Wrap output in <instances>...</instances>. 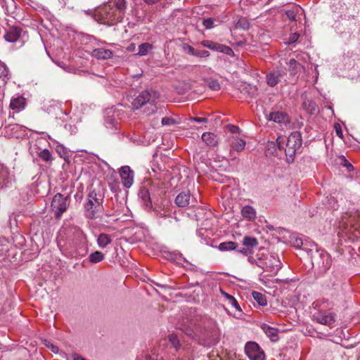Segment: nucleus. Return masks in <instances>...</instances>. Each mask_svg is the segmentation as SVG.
Masks as SVG:
<instances>
[{
    "label": "nucleus",
    "instance_id": "1",
    "mask_svg": "<svg viewBox=\"0 0 360 360\" xmlns=\"http://www.w3.org/2000/svg\"><path fill=\"white\" fill-rule=\"evenodd\" d=\"M333 306V303L326 299L316 300L312 304L315 310L312 319L320 324L330 327L336 320V314L331 311Z\"/></svg>",
    "mask_w": 360,
    "mask_h": 360
},
{
    "label": "nucleus",
    "instance_id": "2",
    "mask_svg": "<svg viewBox=\"0 0 360 360\" xmlns=\"http://www.w3.org/2000/svg\"><path fill=\"white\" fill-rule=\"evenodd\" d=\"M158 98L159 94L157 91L152 89L144 90L133 100L131 105L133 109L138 110L146 105L147 108L144 110V112L150 115L157 112L158 108L155 102Z\"/></svg>",
    "mask_w": 360,
    "mask_h": 360
},
{
    "label": "nucleus",
    "instance_id": "3",
    "mask_svg": "<svg viewBox=\"0 0 360 360\" xmlns=\"http://www.w3.org/2000/svg\"><path fill=\"white\" fill-rule=\"evenodd\" d=\"M313 269L319 275L326 274L330 268L332 259L330 255L323 249L310 250Z\"/></svg>",
    "mask_w": 360,
    "mask_h": 360
},
{
    "label": "nucleus",
    "instance_id": "4",
    "mask_svg": "<svg viewBox=\"0 0 360 360\" xmlns=\"http://www.w3.org/2000/svg\"><path fill=\"white\" fill-rule=\"evenodd\" d=\"M103 195L96 189L89 191L87 201L84 205V215L87 219H93L97 217L103 210Z\"/></svg>",
    "mask_w": 360,
    "mask_h": 360
},
{
    "label": "nucleus",
    "instance_id": "5",
    "mask_svg": "<svg viewBox=\"0 0 360 360\" xmlns=\"http://www.w3.org/2000/svg\"><path fill=\"white\" fill-rule=\"evenodd\" d=\"M302 143V139L300 131H295L289 135L285 148L286 161L288 163L294 162L295 155L300 152Z\"/></svg>",
    "mask_w": 360,
    "mask_h": 360
},
{
    "label": "nucleus",
    "instance_id": "6",
    "mask_svg": "<svg viewBox=\"0 0 360 360\" xmlns=\"http://www.w3.org/2000/svg\"><path fill=\"white\" fill-rule=\"evenodd\" d=\"M339 228L348 240L354 241L360 238V226L356 223L355 217H343L340 221Z\"/></svg>",
    "mask_w": 360,
    "mask_h": 360
},
{
    "label": "nucleus",
    "instance_id": "7",
    "mask_svg": "<svg viewBox=\"0 0 360 360\" xmlns=\"http://www.w3.org/2000/svg\"><path fill=\"white\" fill-rule=\"evenodd\" d=\"M97 17L101 23L108 25H113L118 22L122 21V14L117 12L116 9L111 4H105L100 8L96 13Z\"/></svg>",
    "mask_w": 360,
    "mask_h": 360
},
{
    "label": "nucleus",
    "instance_id": "8",
    "mask_svg": "<svg viewBox=\"0 0 360 360\" xmlns=\"http://www.w3.org/2000/svg\"><path fill=\"white\" fill-rule=\"evenodd\" d=\"M70 203V197L64 196L61 193H56L51 201V207L55 212L56 219H60L62 214L67 210Z\"/></svg>",
    "mask_w": 360,
    "mask_h": 360
},
{
    "label": "nucleus",
    "instance_id": "9",
    "mask_svg": "<svg viewBox=\"0 0 360 360\" xmlns=\"http://www.w3.org/2000/svg\"><path fill=\"white\" fill-rule=\"evenodd\" d=\"M257 265L267 272V276H274L280 270L281 262L277 256L272 255L264 262L257 264Z\"/></svg>",
    "mask_w": 360,
    "mask_h": 360
},
{
    "label": "nucleus",
    "instance_id": "10",
    "mask_svg": "<svg viewBox=\"0 0 360 360\" xmlns=\"http://www.w3.org/2000/svg\"><path fill=\"white\" fill-rule=\"evenodd\" d=\"M245 351L250 360H264L265 354L259 345L255 342H248L245 347Z\"/></svg>",
    "mask_w": 360,
    "mask_h": 360
},
{
    "label": "nucleus",
    "instance_id": "11",
    "mask_svg": "<svg viewBox=\"0 0 360 360\" xmlns=\"http://www.w3.org/2000/svg\"><path fill=\"white\" fill-rule=\"evenodd\" d=\"M74 245L75 248L74 257H83L87 253V240L83 232L79 231L77 233V240L74 243Z\"/></svg>",
    "mask_w": 360,
    "mask_h": 360
},
{
    "label": "nucleus",
    "instance_id": "12",
    "mask_svg": "<svg viewBox=\"0 0 360 360\" xmlns=\"http://www.w3.org/2000/svg\"><path fill=\"white\" fill-rule=\"evenodd\" d=\"M23 34V30L20 26H10L6 30L4 38L8 42L14 43L18 41Z\"/></svg>",
    "mask_w": 360,
    "mask_h": 360
},
{
    "label": "nucleus",
    "instance_id": "13",
    "mask_svg": "<svg viewBox=\"0 0 360 360\" xmlns=\"http://www.w3.org/2000/svg\"><path fill=\"white\" fill-rule=\"evenodd\" d=\"M120 176L125 188H130L134 183V172L129 166H123L120 169Z\"/></svg>",
    "mask_w": 360,
    "mask_h": 360
},
{
    "label": "nucleus",
    "instance_id": "14",
    "mask_svg": "<svg viewBox=\"0 0 360 360\" xmlns=\"http://www.w3.org/2000/svg\"><path fill=\"white\" fill-rule=\"evenodd\" d=\"M285 72L283 70H274L266 75V82L270 86H275L283 78Z\"/></svg>",
    "mask_w": 360,
    "mask_h": 360
},
{
    "label": "nucleus",
    "instance_id": "15",
    "mask_svg": "<svg viewBox=\"0 0 360 360\" xmlns=\"http://www.w3.org/2000/svg\"><path fill=\"white\" fill-rule=\"evenodd\" d=\"M266 117L268 120L273 121L280 124H285L290 122L288 115L285 112L281 111L271 112L269 115H266Z\"/></svg>",
    "mask_w": 360,
    "mask_h": 360
},
{
    "label": "nucleus",
    "instance_id": "16",
    "mask_svg": "<svg viewBox=\"0 0 360 360\" xmlns=\"http://www.w3.org/2000/svg\"><path fill=\"white\" fill-rule=\"evenodd\" d=\"M283 139L281 137H278L276 141L269 142L266 145V153L270 155L276 153L277 150H282L283 148Z\"/></svg>",
    "mask_w": 360,
    "mask_h": 360
},
{
    "label": "nucleus",
    "instance_id": "17",
    "mask_svg": "<svg viewBox=\"0 0 360 360\" xmlns=\"http://www.w3.org/2000/svg\"><path fill=\"white\" fill-rule=\"evenodd\" d=\"M92 56L99 60H106L112 57V51L104 48H98L93 50Z\"/></svg>",
    "mask_w": 360,
    "mask_h": 360
},
{
    "label": "nucleus",
    "instance_id": "18",
    "mask_svg": "<svg viewBox=\"0 0 360 360\" xmlns=\"http://www.w3.org/2000/svg\"><path fill=\"white\" fill-rule=\"evenodd\" d=\"M261 328L272 342H277L279 340L278 330L277 328H273L266 323L262 324Z\"/></svg>",
    "mask_w": 360,
    "mask_h": 360
},
{
    "label": "nucleus",
    "instance_id": "19",
    "mask_svg": "<svg viewBox=\"0 0 360 360\" xmlns=\"http://www.w3.org/2000/svg\"><path fill=\"white\" fill-rule=\"evenodd\" d=\"M191 195L188 192H181L175 198V203L178 207H185L190 204Z\"/></svg>",
    "mask_w": 360,
    "mask_h": 360
},
{
    "label": "nucleus",
    "instance_id": "20",
    "mask_svg": "<svg viewBox=\"0 0 360 360\" xmlns=\"http://www.w3.org/2000/svg\"><path fill=\"white\" fill-rule=\"evenodd\" d=\"M152 189V188H150ZM151 190H149L145 187L141 188L139 195L145 204L146 207L150 208L152 207V198H151Z\"/></svg>",
    "mask_w": 360,
    "mask_h": 360
},
{
    "label": "nucleus",
    "instance_id": "21",
    "mask_svg": "<svg viewBox=\"0 0 360 360\" xmlns=\"http://www.w3.org/2000/svg\"><path fill=\"white\" fill-rule=\"evenodd\" d=\"M202 140L209 146H215L218 143L217 136L211 132L203 133Z\"/></svg>",
    "mask_w": 360,
    "mask_h": 360
},
{
    "label": "nucleus",
    "instance_id": "22",
    "mask_svg": "<svg viewBox=\"0 0 360 360\" xmlns=\"http://www.w3.org/2000/svg\"><path fill=\"white\" fill-rule=\"evenodd\" d=\"M246 145V141L238 137H233L231 142V148L237 152H241Z\"/></svg>",
    "mask_w": 360,
    "mask_h": 360
},
{
    "label": "nucleus",
    "instance_id": "23",
    "mask_svg": "<svg viewBox=\"0 0 360 360\" xmlns=\"http://www.w3.org/2000/svg\"><path fill=\"white\" fill-rule=\"evenodd\" d=\"M241 214L249 221H253L256 218V210L252 206L245 205L241 210Z\"/></svg>",
    "mask_w": 360,
    "mask_h": 360
},
{
    "label": "nucleus",
    "instance_id": "24",
    "mask_svg": "<svg viewBox=\"0 0 360 360\" xmlns=\"http://www.w3.org/2000/svg\"><path fill=\"white\" fill-rule=\"evenodd\" d=\"M25 101L22 97H17L11 99L10 107L13 110H20L25 108Z\"/></svg>",
    "mask_w": 360,
    "mask_h": 360
},
{
    "label": "nucleus",
    "instance_id": "25",
    "mask_svg": "<svg viewBox=\"0 0 360 360\" xmlns=\"http://www.w3.org/2000/svg\"><path fill=\"white\" fill-rule=\"evenodd\" d=\"M112 239L110 236L106 233H101L97 238V243L101 248H105L108 244L111 243Z\"/></svg>",
    "mask_w": 360,
    "mask_h": 360
},
{
    "label": "nucleus",
    "instance_id": "26",
    "mask_svg": "<svg viewBox=\"0 0 360 360\" xmlns=\"http://www.w3.org/2000/svg\"><path fill=\"white\" fill-rule=\"evenodd\" d=\"M243 245L250 250H253L254 248L259 245V243L255 237L245 236L243 240Z\"/></svg>",
    "mask_w": 360,
    "mask_h": 360
},
{
    "label": "nucleus",
    "instance_id": "27",
    "mask_svg": "<svg viewBox=\"0 0 360 360\" xmlns=\"http://www.w3.org/2000/svg\"><path fill=\"white\" fill-rule=\"evenodd\" d=\"M238 245L233 241H226L219 243L218 249L221 251H230L237 249Z\"/></svg>",
    "mask_w": 360,
    "mask_h": 360
},
{
    "label": "nucleus",
    "instance_id": "28",
    "mask_svg": "<svg viewBox=\"0 0 360 360\" xmlns=\"http://www.w3.org/2000/svg\"><path fill=\"white\" fill-rule=\"evenodd\" d=\"M252 295L259 306L264 307L267 304L266 296L262 292L253 291Z\"/></svg>",
    "mask_w": 360,
    "mask_h": 360
},
{
    "label": "nucleus",
    "instance_id": "29",
    "mask_svg": "<svg viewBox=\"0 0 360 360\" xmlns=\"http://www.w3.org/2000/svg\"><path fill=\"white\" fill-rule=\"evenodd\" d=\"M105 255L100 251H95L89 256V262L91 263H98L103 261Z\"/></svg>",
    "mask_w": 360,
    "mask_h": 360
},
{
    "label": "nucleus",
    "instance_id": "30",
    "mask_svg": "<svg viewBox=\"0 0 360 360\" xmlns=\"http://www.w3.org/2000/svg\"><path fill=\"white\" fill-rule=\"evenodd\" d=\"M179 328L188 337L193 338L195 335L194 328L192 323H191L190 325H186L184 323L179 326Z\"/></svg>",
    "mask_w": 360,
    "mask_h": 360
},
{
    "label": "nucleus",
    "instance_id": "31",
    "mask_svg": "<svg viewBox=\"0 0 360 360\" xmlns=\"http://www.w3.org/2000/svg\"><path fill=\"white\" fill-rule=\"evenodd\" d=\"M153 49V45L149 43H143L139 46L137 56H143L148 53V51Z\"/></svg>",
    "mask_w": 360,
    "mask_h": 360
},
{
    "label": "nucleus",
    "instance_id": "32",
    "mask_svg": "<svg viewBox=\"0 0 360 360\" xmlns=\"http://www.w3.org/2000/svg\"><path fill=\"white\" fill-rule=\"evenodd\" d=\"M112 6L115 7L117 12L122 14V17L123 18L124 15V11L126 9L125 0H116V1H115Z\"/></svg>",
    "mask_w": 360,
    "mask_h": 360
},
{
    "label": "nucleus",
    "instance_id": "33",
    "mask_svg": "<svg viewBox=\"0 0 360 360\" xmlns=\"http://www.w3.org/2000/svg\"><path fill=\"white\" fill-rule=\"evenodd\" d=\"M229 303L236 309V312L234 314L235 318H240L243 315L242 309L234 297H232L231 300H229Z\"/></svg>",
    "mask_w": 360,
    "mask_h": 360
},
{
    "label": "nucleus",
    "instance_id": "34",
    "mask_svg": "<svg viewBox=\"0 0 360 360\" xmlns=\"http://www.w3.org/2000/svg\"><path fill=\"white\" fill-rule=\"evenodd\" d=\"M301 10V8L299 6H295L291 10H288L285 11V14L288 18L291 21H297V15Z\"/></svg>",
    "mask_w": 360,
    "mask_h": 360
},
{
    "label": "nucleus",
    "instance_id": "35",
    "mask_svg": "<svg viewBox=\"0 0 360 360\" xmlns=\"http://www.w3.org/2000/svg\"><path fill=\"white\" fill-rule=\"evenodd\" d=\"M168 340L171 345L176 350L178 351L181 347L180 341L178 338V336L174 334H169L168 335Z\"/></svg>",
    "mask_w": 360,
    "mask_h": 360
},
{
    "label": "nucleus",
    "instance_id": "36",
    "mask_svg": "<svg viewBox=\"0 0 360 360\" xmlns=\"http://www.w3.org/2000/svg\"><path fill=\"white\" fill-rule=\"evenodd\" d=\"M303 106L311 114H314L318 110V107H317L316 104L310 100L304 101L303 102Z\"/></svg>",
    "mask_w": 360,
    "mask_h": 360
},
{
    "label": "nucleus",
    "instance_id": "37",
    "mask_svg": "<svg viewBox=\"0 0 360 360\" xmlns=\"http://www.w3.org/2000/svg\"><path fill=\"white\" fill-rule=\"evenodd\" d=\"M250 23L245 18H240L236 23V27L246 30L249 28Z\"/></svg>",
    "mask_w": 360,
    "mask_h": 360
},
{
    "label": "nucleus",
    "instance_id": "38",
    "mask_svg": "<svg viewBox=\"0 0 360 360\" xmlns=\"http://www.w3.org/2000/svg\"><path fill=\"white\" fill-rule=\"evenodd\" d=\"M201 44L205 47L217 51H218V49L219 47V44L210 40H204L201 41Z\"/></svg>",
    "mask_w": 360,
    "mask_h": 360
},
{
    "label": "nucleus",
    "instance_id": "39",
    "mask_svg": "<svg viewBox=\"0 0 360 360\" xmlns=\"http://www.w3.org/2000/svg\"><path fill=\"white\" fill-rule=\"evenodd\" d=\"M290 243L293 247L296 248H301L303 244L302 239L295 235L290 237Z\"/></svg>",
    "mask_w": 360,
    "mask_h": 360
},
{
    "label": "nucleus",
    "instance_id": "40",
    "mask_svg": "<svg viewBox=\"0 0 360 360\" xmlns=\"http://www.w3.org/2000/svg\"><path fill=\"white\" fill-rule=\"evenodd\" d=\"M136 360H164V359L160 355L153 353L150 355H141V356L138 357Z\"/></svg>",
    "mask_w": 360,
    "mask_h": 360
},
{
    "label": "nucleus",
    "instance_id": "41",
    "mask_svg": "<svg viewBox=\"0 0 360 360\" xmlns=\"http://www.w3.org/2000/svg\"><path fill=\"white\" fill-rule=\"evenodd\" d=\"M8 69L5 65H0V79L4 82L8 79Z\"/></svg>",
    "mask_w": 360,
    "mask_h": 360
},
{
    "label": "nucleus",
    "instance_id": "42",
    "mask_svg": "<svg viewBox=\"0 0 360 360\" xmlns=\"http://www.w3.org/2000/svg\"><path fill=\"white\" fill-rule=\"evenodd\" d=\"M39 156L41 159L46 162H49L51 160V153L48 149L42 150L39 153Z\"/></svg>",
    "mask_w": 360,
    "mask_h": 360
},
{
    "label": "nucleus",
    "instance_id": "43",
    "mask_svg": "<svg viewBox=\"0 0 360 360\" xmlns=\"http://www.w3.org/2000/svg\"><path fill=\"white\" fill-rule=\"evenodd\" d=\"M202 25L205 29H212L214 27V20L212 18H204Z\"/></svg>",
    "mask_w": 360,
    "mask_h": 360
},
{
    "label": "nucleus",
    "instance_id": "44",
    "mask_svg": "<svg viewBox=\"0 0 360 360\" xmlns=\"http://www.w3.org/2000/svg\"><path fill=\"white\" fill-rule=\"evenodd\" d=\"M171 259L177 264H180L181 262L185 261V259L182 257V255L179 252H173L171 254Z\"/></svg>",
    "mask_w": 360,
    "mask_h": 360
},
{
    "label": "nucleus",
    "instance_id": "45",
    "mask_svg": "<svg viewBox=\"0 0 360 360\" xmlns=\"http://www.w3.org/2000/svg\"><path fill=\"white\" fill-rule=\"evenodd\" d=\"M207 85L213 91H218L220 89V84L217 79H210L207 82Z\"/></svg>",
    "mask_w": 360,
    "mask_h": 360
},
{
    "label": "nucleus",
    "instance_id": "46",
    "mask_svg": "<svg viewBox=\"0 0 360 360\" xmlns=\"http://www.w3.org/2000/svg\"><path fill=\"white\" fill-rule=\"evenodd\" d=\"M288 65L292 73H295L297 68L300 66V64L295 59L291 58L288 62Z\"/></svg>",
    "mask_w": 360,
    "mask_h": 360
},
{
    "label": "nucleus",
    "instance_id": "47",
    "mask_svg": "<svg viewBox=\"0 0 360 360\" xmlns=\"http://www.w3.org/2000/svg\"><path fill=\"white\" fill-rule=\"evenodd\" d=\"M184 51L189 55L195 56V49L189 44H184L182 46Z\"/></svg>",
    "mask_w": 360,
    "mask_h": 360
},
{
    "label": "nucleus",
    "instance_id": "48",
    "mask_svg": "<svg viewBox=\"0 0 360 360\" xmlns=\"http://www.w3.org/2000/svg\"><path fill=\"white\" fill-rule=\"evenodd\" d=\"M219 52L225 53L226 54L230 55L231 53L233 52L232 49L226 45L219 44V47L218 49Z\"/></svg>",
    "mask_w": 360,
    "mask_h": 360
},
{
    "label": "nucleus",
    "instance_id": "49",
    "mask_svg": "<svg viewBox=\"0 0 360 360\" xmlns=\"http://www.w3.org/2000/svg\"><path fill=\"white\" fill-rule=\"evenodd\" d=\"M210 56V52L206 50H196L195 56L200 57V58H206Z\"/></svg>",
    "mask_w": 360,
    "mask_h": 360
},
{
    "label": "nucleus",
    "instance_id": "50",
    "mask_svg": "<svg viewBox=\"0 0 360 360\" xmlns=\"http://www.w3.org/2000/svg\"><path fill=\"white\" fill-rule=\"evenodd\" d=\"M175 123H176L175 120L171 117H165L162 119V125L169 126V125H172Z\"/></svg>",
    "mask_w": 360,
    "mask_h": 360
},
{
    "label": "nucleus",
    "instance_id": "51",
    "mask_svg": "<svg viewBox=\"0 0 360 360\" xmlns=\"http://www.w3.org/2000/svg\"><path fill=\"white\" fill-rule=\"evenodd\" d=\"M237 251L245 256L252 255L253 254V250H250L247 247L242 248Z\"/></svg>",
    "mask_w": 360,
    "mask_h": 360
},
{
    "label": "nucleus",
    "instance_id": "52",
    "mask_svg": "<svg viewBox=\"0 0 360 360\" xmlns=\"http://www.w3.org/2000/svg\"><path fill=\"white\" fill-rule=\"evenodd\" d=\"M299 37H300V34L297 32L292 33L289 37L288 44H291L295 42L296 41H297Z\"/></svg>",
    "mask_w": 360,
    "mask_h": 360
},
{
    "label": "nucleus",
    "instance_id": "53",
    "mask_svg": "<svg viewBox=\"0 0 360 360\" xmlns=\"http://www.w3.org/2000/svg\"><path fill=\"white\" fill-rule=\"evenodd\" d=\"M229 131L232 134H238L240 132V128L235 125L229 126Z\"/></svg>",
    "mask_w": 360,
    "mask_h": 360
},
{
    "label": "nucleus",
    "instance_id": "54",
    "mask_svg": "<svg viewBox=\"0 0 360 360\" xmlns=\"http://www.w3.org/2000/svg\"><path fill=\"white\" fill-rule=\"evenodd\" d=\"M191 120L193 121H195L196 122H207V120H208L207 118H206V117H191Z\"/></svg>",
    "mask_w": 360,
    "mask_h": 360
},
{
    "label": "nucleus",
    "instance_id": "55",
    "mask_svg": "<svg viewBox=\"0 0 360 360\" xmlns=\"http://www.w3.org/2000/svg\"><path fill=\"white\" fill-rule=\"evenodd\" d=\"M220 292L221 293V295L229 301V300H231L232 298V295L228 294L227 292H226L225 291H224L223 290L220 289Z\"/></svg>",
    "mask_w": 360,
    "mask_h": 360
},
{
    "label": "nucleus",
    "instance_id": "56",
    "mask_svg": "<svg viewBox=\"0 0 360 360\" xmlns=\"http://www.w3.org/2000/svg\"><path fill=\"white\" fill-rule=\"evenodd\" d=\"M160 0H144V1L148 4H156Z\"/></svg>",
    "mask_w": 360,
    "mask_h": 360
},
{
    "label": "nucleus",
    "instance_id": "57",
    "mask_svg": "<svg viewBox=\"0 0 360 360\" xmlns=\"http://www.w3.org/2000/svg\"><path fill=\"white\" fill-rule=\"evenodd\" d=\"M73 360H86V359L79 355L75 354L73 356Z\"/></svg>",
    "mask_w": 360,
    "mask_h": 360
},
{
    "label": "nucleus",
    "instance_id": "58",
    "mask_svg": "<svg viewBox=\"0 0 360 360\" xmlns=\"http://www.w3.org/2000/svg\"><path fill=\"white\" fill-rule=\"evenodd\" d=\"M248 261L251 263V264H254V262H255V259H254V257L251 255H249L248 256Z\"/></svg>",
    "mask_w": 360,
    "mask_h": 360
},
{
    "label": "nucleus",
    "instance_id": "59",
    "mask_svg": "<svg viewBox=\"0 0 360 360\" xmlns=\"http://www.w3.org/2000/svg\"><path fill=\"white\" fill-rule=\"evenodd\" d=\"M336 132H337V134L340 136V137H342V131H341V129H340V131L338 129H336Z\"/></svg>",
    "mask_w": 360,
    "mask_h": 360
},
{
    "label": "nucleus",
    "instance_id": "60",
    "mask_svg": "<svg viewBox=\"0 0 360 360\" xmlns=\"http://www.w3.org/2000/svg\"><path fill=\"white\" fill-rule=\"evenodd\" d=\"M134 49H135V45H134V44H131V45H130V46L128 48V49H129V51H133V50H134Z\"/></svg>",
    "mask_w": 360,
    "mask_h": 360
},
{
    "label": "nucleus",
    "instance_id": "61",
    "mask_svg": "<svg viewBox=\"0 0 360 360\" xmlns=\"http://www.w3.org/2000/svg\"><path fill=\"white\" fill-rule=\"evenodd\" d=\"M159 217L161 218L166 217L167 215L165 213H160Z\"/></svg>",
    "mask_w": 360,
    "mask_h": 360
},
{
    "label": "nucleus",
    "instance_id": "62",
    "mask_svg": "<svg viewBox=\"0 0 360 360\" xmlns=\"http://www.w3.org/2000/svg\"><path fill=\"white\" fill-rule=\"evenodd\" d=\"M15 127H18V125L13 126L12 129H14Z\"/></svg>",
    "mask_w": 360,
    "mask_h": 360
},
{
    "label": "nucleus",
    "instance_id": "63",
    "mask_svg": "<svg viewBox=\"0 0 360 360\" xmlns=\"http://www.w3.org/2000/svg\"><path fill=\"white\" fill-rule=\"evenodd\" d=\"M176 360H182L181 359L177 358Z\"/></svg>",
    "mask_w": 360,
    "mask_h": 360
}]
</instances>
